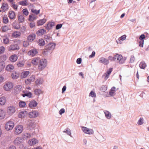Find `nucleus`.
I'll use <instances>...</instances> for the list:
<instances>
[{"mask_svg": "<svg viewBox=\"0 0 149 149\" xmlns=\"http://www.w3.org/2000/svg\"><path fill=\"white\" fill-rule=\"evenodd\" d=\"M23 130L24 127L22 125H17L14 128V132L15 134L18 135L21 133Z\"/></svg>", "mask_w": 149, "mask_h": 149, "instance_id": "f257e3e1", "label": "nucleus"}, {"mask_svg": "<svg viewBox=\"0 0 149 149\" xmlns=\"http://www.w3.org/2000/svg\"><path fill=\"white\" fill-rule=\"evenodd\" d=\"M14 126V122L12 120H10L6 123L5 127L6 130L9 131L12 130Z\"/></svg>", "mask_w": 149, "mask_h": 149, "instance_id": "f03ea898", "label": "nucleus"}, {"mask_svg": "<svg viewBox=\"0 0 149 149\" xmlns=\"http://www.w3.org/2000/svg\"><path fill=\"white\" fill-rule=\"evenodd\" d=\"M38 66V69L41 70L44 69L47 65V61L45 59L40 60Z\"/></svg>", "mask_w": 149, "mask_h": 149, "instance_id": "7ed1b4c3", "label": "nucleus"}, {"mask_svg": "<svg viewBox=\"0 0 149 149\" xmlns=\"http://www.w3.org/2000/svg\"><path fill=\"white\" fill-rule=\"evenodd\" d=\"M13 87V85L11 82H7L4 85L3 88L4 90L6 91H10L11 90Z\"/></svg>", "mask_w": 149, "mask_h": 149, "instance_id": "20e7f679", "label": "nucleus"}, {"mask_svg": "<svg viewBox=\"0 0 149 149\" xmlns=\"http://www.w3.org/2000/svg\"><path fill=\"white\" fill-rule=\"evenodd\" d=\"M15 109L14 107L10 106L7 108L6 111L8 115L11 116L15 112Z\"/></svg>", "mask_w": 149, "mask_h": 149, "instance_id": "39448f33", "label": "nucleus"}, {"mask_svg": "<svg viewBox=\"0 0 149 149\" xmlns=\"http://www.w3.org/2000/svg\"><path fill=\"white\" fill-rule=\"evenodd\" d=\"M115 59H117L118 61L120 64H122L124 63L125 59L121 55L116 54L115 55Z\"/></svg>", "mask_w": 149, "mask_h": 149, "instance_id": "423d86ee", "label": "nucleus"}, {"mask_svg": "<svg viewBox=\"0 0 149 149\" xmlns=\"http://www.w3.org/2000/svg\"><path fill=\"white\" fill-rule=\"evenodd\" d=\"M23 138L22 137H18L16 138L14 141V144L16 145H19L24 141Z\"/></svg>", "mask_w": 149, "mask_h": 149, "instance_id": "0eeeda50", "label": "nucleus"}, {"mask_svg": "<svg viewBox=\"0 0 149 149\" xmlns=\"http://www.w3.org/2000/svg\"><path fill=\"white\" fill-rule=\"evenodd\" d=\"M82 131L86 134H92L93 133V130L91 129H89L88 128L84 127H83L81 128Z\"/></svg>", "mask_w": 149, "mask_h": 149, "instance_id": "6e6552de", "label": "nucleus"}, {"mask_svg": "<svg viewBox=\"0 0 149 149\" xmlns=\"http://www.w3.org/2000/svg\"><path fill=\"white\" fill-rule=\"evenodd\" d=\"M39 115V113L35 111H31L29 113V117L31 118H35L38 116Z\"/></svg>", "mask_w": 149, "mask_h": 149, "instance_id": "1a4fd4ad", "label": "nucleus"}, {"mask_svg": "<svg viewBox=\"0 0 149 149\" xmlns=\"http://www.w3.org/2000/svg\"><path fill=\"white\" fill-rule=\"evenodd\" d=\"M15 43V42H14ZM19 47L17 44H14L10 45L8 47V50L9 51H14L19 50Z\"/></svg>", "mask_w": 149, "mask_h": 149, "instance_id": "9d476101", "label": "nucleus"}, {"mask_svg": "<svg viewBox=\"0 0 149 149\" xmlns=\"http://www.w3.org/2000/svg\"><path fill=\"white\" fill-rule=\"evenodd\" d=\"M98 61L99 62L103 63L105 65H107L109 63L108 59L104 57L100 58Z\"/></svg>", "mask_w": 149, "mask_h": 149, "instance_id": "9b49d317", "label": "nucleus"}, {"mask_svg": "<svg viewBox=\"0 0 149 149\" xmlns=\"http://www.w3.org/2000/svg\"><path fill=\"white\" fill-rule=\"evenodd\" d=\"M38 142L37 139L35 138H33L29 140L28 141V143L30 146H32L37 143Z\"/></svg>", "mask_w": 149, "mask_h": 149, "instance_id": "f8f14e48", "label": "nucleus"}, {"mask_svg": "<svg viewBox=\"0 0 149 149\" xmlns=\"http://www.w3.org/2000/svg\"><path fill=\"white\" fill-rule=\"evenodd\" d=\"M38 53L37 50L36 49H34L30 50L28 53V54L32 57L35 56Z\"/></svg>", "mask_w": 149, "mask_h": 149, "instance_id": "ddd939ff", "label": "nucleus"}, {"mask_svg": "<svg viewBox=\"0 0 149 149\" xmlns=\"http://www.w3.org/2000/svg\"><path fill=\"white\" fill-rule=\"evenodd\" d=\"M35 78V76L32 75L29 78L25 80V83L26 84H29L32 82L34 81Z\"/></svg>", "mask_w": 149, "mask_h": 149, "instance_id": "4468645a", "label": "nucleus"}, {"mask_svg": "<svg viewBox=\"0 0 149 149\" xmlns=\"http://www.w3.org/2000/svg\"><path fill=\"white\" fill-rule=\"evenodd\" d=\"M55 45L53 43H50L45 46L46 49L48 50H53L54 49Z\"/></svg>", "mask_w": 149, "mask_h": 149, "instance_id": "2eb2a0df", "label": "nucleus"}, {"mask_svg": "<svg viewBox=\"0 0 149 149\" xmlns=\"http://www.w3.org/2000/svg\"><path fill=\"white\" fill-rule=\"evenodd\" d=\"M36 35L34 33L30 34L27 37V40L29 42H31L35 39Z\"/></svg>", "mask_w": 149, "mask_h": 149, "instance_id": "dca6fc26", "label": "nucleus"}, {"mask_svg": "<svg viewBox=\"0 0 149 149\" xmlns=\"http://www.w3.org/2000/svg\"><path fill=\"white\" fill-rule=\"evenodd\" d=\"M6 115V113L4 109H0V120L4 119Z\"/></svg>", "mask_w": 149, "mask_h": 149, "instance_id": "f3484780", "label": "nucleus"}, {"mask_svg": "<svg viewBox=\"0 0 149 149\" xmlns=\"http://www.w3.org/2000/svg\"><path fill=\"white\" fill-rule=\"evenodd\" d=\"M18 59V57L16 54H13L9 58V60L11 62H15Z\"/></svg>", "mask_w": 149, "mask_h": 149, "instance_id": "a211bd4d", "label": "nucleus"}, {"mask_svg": "<svg viewBox=\"0 0 149 149\" xmlns=\"http://www.w3.org/2000/svg\"><path fill=\"white\" fill-rule=\"evenodd\" d=\"M27 112L26 111H23L20 112L18 114V117L19 118H23L26 116Z\"/></svg>", "mask_w": 149, "mask_h": 149, "instance_id": "6ab92c4d", "label": "nucleus"}, {"mask_svg": "<svg viewBox=\"0 0 149 149\" xmlns=\"http://www.w3.org/2000/svg\"><path fill=\"white\" fill-rule=\"evenodd\" d=\"M14 69V67L13 65L9 64L6 66V70L7 71L11 72L13 71Z\"/></svg>", "mask_w": 149, "mask_h": 149, "instance_id": "aec40b11", "label": "nucleus"}, {"mask_svg": "<svg viewBox=\"0 0 149 149\" xmlns=\"http://www.w3.org/2000/svg\"><path fill=\"white\" fill-rule=\"evenodd\" d=\"M1 9L3 12L7 11L8 9V6L7 3H3L2 5Z\"/></svg>", "mask_w": 149, "mask_h": 149, "instance_id": "412c9836", "label": "nucleus"}, {"mask_svg": "<svg viewBox=\"0 0 149 149\" xmlns=\"http://www.w3.org/2000/svg\"><path fill=\"white\" fill-rule=\"evenodd\" d=\"M112 68H110L109 70L104 74L103 76L104 77V79L107 80L109 77V75L112 71Z\"/></svg>", "mask_w": 149, "mask_h": 149, "instance_id": "4be33fe9", "label": "nucleus"}, {"mask_svg": "<svg viewBox=\"0 0 149 149\" xmlns=\"http://www.w3.org/2000/svg\"><path fill=\"white\" fill-rule=\"evenodd\" d=\"M55 24L54 22H49L47 23L46 25L45 26L46 29L48 30L51 29L52 27L55 25Z\"/></svg>", "mask_w": 149, "mask_h": 149, "instance_id": "5701e85b", "label": "nucleus"}, {"mask_svg": "<svg viewBox=\"0 0 149 149\" xmlns=\"http://www.w3.org/2000/svg\"><path fill=\"white\" fill-rule=\"evenodd\" d=\"M15 14L13 11H10L8 13V17L10 19H14L15 18Z\"/></svg>", "mask_w": 149, "mask_h": 149, "instance_id": "b1692460", "label": "nucleus"}, {"mask_svg": "<svg viewBox=\"0 0 149 149\" xmlns=\"http://www.w3.org/2000/svg\"><path fill=\"white\" fill-rule=\"evenodd\" d=\"M3 43L5 44H8L9 43V40L6 36H1Z\"/></svg>", "mask_w": 149, "mask_h": 149, "instance_id": "393cba45", "label": "nucleus"}, {"mask_svg": "<svg viewBox=\"0 0 149 149\" xmlns=\"http://www.w3.org/2000/svg\"><path fill=\"white\" fill-rule=\"evenodd\" d=\"M38 104L37 103L35 100L31 101L29 103V107L30 108H33L36 107Z\"/></svg>", "mask_w": 149, "mask_h": 149, "instance_id": "a878e982", "label": "nucleus"}, {"mask_svg": "<svg viewBox=\"0 0 149 149\" xmlns=\"http://www.w3.org/2000/svg\"><path fill=\"white\" fill-rule=\"evenodd\" d=\"M30 72L29 71H24L21 74L20 77L21 79L26 78L29 74Z\"/></svg>", "mask_w": 149, "mask_h": 149, "instance_id": "bb28decb", "label": "nucleus"}, {"mask_svg": "<svg viewBox=\"0 0 149 149\" xmlns=\"http://www.w3.org/2000/svg\"><path fill=\"white\" fill-rule=\"evenodd\" d=\"M47 20L46 19H40L37 21V25L38 26H40L43 25L46 22Z\"/></svg>", "mask_w": 149, "mask_h": 149, "instance_id": "cd10ccee", "label": "nucleus"}, {"mask_svg": "<svg viewBox=\"0 0 149 149\" xmlns=\"http://www.w3.org/2000/svg\"><path fill=\"white\" fill-rule=\"evenodd\" d=\"M40 61V60L39 58H34L32 59L31 61V63L33 65H37Z\"/></svg>", "mask_w": 149, "mask_h": 149, "instance_id": "c85d7f7f", "label": "nucleus"}, {"mask_svg": "<svg viewBox=\"0 0 149 149\" xmlns=\"http://www.w3.org/2000/svg\"><path fill=\"white\" fill-rule=\"evenodd\" d=\"M37 16L34 14H31L29 15L28 18V20L30 22H33L36 19Z\"/></svg>", "mask_w": 149, "mask_h": 149, "instance_id": "c756f323", "label": "nucleus"}, {"mask_svg": "<svg viewBox=\"0 0 149 149\" xmlns=\"http://www.w3.org/2000/svg\"><path fill=\"white\" fill-rule=\"evenodd\" d=\"M19 72H15L12 74L11 77L13 79H15L19 77Z\"/></svg>", "mask_w": 149, "mask_h": 149, "instance_id": "7c9ffc66", "label": "nucleus"}, {"mask_svg": "<svg viewBox=\"0 0 149 149\" xmlns=\"http://www.w3.org/2000/svg\"><path fill=\"white\" fill-rule=\"evenodd\" d=\"M116 88L115 87H113L111 89L109 92V94L111 96H113L115 95L116 91Z\"/></svg>", "mask_w": 149, "mask_h": 149, "instance_id": "2f4dec72", "label": "nucleus"}, {"mask_svg": "<svg viewBox=\"0 0 149 149\" xmlns=\"http://www.w3.org/2000/svg\"><path fill=\"white\" fill-rule=\"evenodd\" d=\"M21 35L20 32L15 31L12 34V36L14 38H17L19 37Z\"/></svg>", "mask_w": 149, "mask_h": 149, "instance_id": "473e14b6", "label": "nucleus"}, {"mask_svg": "<svg viewBox=\"0 0 149 149\" xmlns=\"http://www.w3.org/2000/svg\"><path fill=\"white\" fill-rule=\"evenodd\" d=\"M12 26L14 29H18L20 28L19 24L15 21L13 23Z\"/></svg>", "mask_w": 149, "mask_h": 149, "instance_id": "72a5a7b5", "label": "nucleus"}, {"mask_svg": "<svg viewBox=\"0 0 149 149\" xmlns=\"http://www.w3.org/2000/svg\"><path fill=\"white\" fill-rule=\"evenodd\" d=\"M6 102V98L3 96L0 97V104L1 105H4Z\"/></svg>", "mask_w": 149, "mask_h": 149, "instance_id": "f704fd0d", "label": "nucleus"}, {"mask_svg": "<svg viewBox=\"0 0 149 149\" xmlns=\"http://www.w3.org/2000/svg\"><path fill=\"white\" fill-rule=\"evenodd\" d=\"M28 0H23L19 2V4L22 6H27L28 5Z\"/></svg>", "mask_w": 149, "mask_h": 149, "instance_id": "c9c22d12", "label": "nucleus"}, {"mask_svg": "<svg viewBox=\"0 0 149 149\" xmlns=\"http://www.w3.org/2000/svg\"><path fill=\"white\" fill-rule=\"evenodd\" d=\"M18 20L19 22L22 23L24 21V17L23 15H19L18 16Z\"/></svg>", "mask_w": 149, "mask_h": 149, "instance_id": "e433bc0d", "label": "nucleus"}, {"mask_svg": "<svg viewBox=\"0 0 149 149\" xmlns=\"http://www.w3.org/2000/svg\"><path fill=\"white\" fill-rule=\"evenodd\" d=\"M23 138V139H26L30 138L31 137V134L28 133L27 132H25L22 135Z\"/></svg>", "mask_w": 149, "mask_h": 149, "instance_id": "4c0bfd02", "label": "nucleus"}, {"mask_svg": "<svg viewBox=\"0 0 149 149\" xmlns=\"http://www.w3.org/2000/svg\"><path fill=\"white\" fill-rule=\"evenodd\" d=\"M26 103L25 102L22 101H20L18 104L19 107L20 108H24L26 105Z\"/></svg>", "mask_w": 149, "mask_h": 149, "instance_id": "58836bf2", "label": "nucleus"}, {"mask_svg": "<svg viewBox=\"0 0 149 149\" xmlns=\"http://www.w3.org/2000/svg\"><path fill=\"white\" fill-rule=\"evenodd\" d=\"M9 22V20L7 15H4L3 17V22L5 24H7Z\"/></svg>", "mask_w": 149, "mask_h": 149, "instance_id": "ea45409f", "label": "nucleus"}, {"mask_svg": "<svg viewBox=\"0 0 149 149\" xmlns=\"http://www.w3.org/2000/svg\"><path fill=\"white\" fill-rule=\"evenodd\" d=\"M45 31L44 29H40L37 31L36 34L38 35H41L45 34Z\"/></svg>", "mask_w": 149, "mask_h": 149, "instance_id": "a19ab883", "label": "nucleus"}, {"mask_svg": "<svg viewBox=\"0 0 149 149\" xmlns=\"http://www.w3.org/2000/svg\"><path fill=\"white\" fill-rule=\"evenodd\" d=\"M31 12L32 13L35 14L36 15H38L40 13V10L39 9L38 10L35 9L33 8L31 9Z\"/></svg>", "mask_w": 149, "mask_h": 149, "instance_id": "79ce46f5", "label": "nucleus"}, {"mask_svg": "<svg viewBox=\"0 0 149 149\" xmlns=\"http://www.w3.org/2000/svg\"><path fill=\"white\" fill-rule=\"evenodd\" d=\"M105 116L108 119H110L111 118V114L108 111H104Z\"/></svg>", "mask_w": 149, "mask_h": 149, "instance_id": "37998d69", "label": "nucleus"}, {"mask_svg": "<svg viewBox=\"0 0 149 149\" xmlns=\"http://www.w3.org/2000/svg\"><path fill=\"white\" fill-rule=\"evenodd\" d=\"M146 64L144 61L141 62L139 64V67L142 69H144L146 67Z\"/></svg>", "mask_w": 149, "mask_h": 149, "instance_id": "c03bdc74", "label": "nucleus"}, {"mask_svg": "<svg viewBox=\"0 0 149 149\" xmlns=\"http://www.w3.org/2000/svg\"><path fill=\"white\" fill-rule=\"evenodd\" d=\"M22 86L21 85H18L15 88V90L16 93H18L21 91Z\"/></svg>", "mask_w": 149, "mask_h": 149, "instance_id": "a18cd8bd", "label": "nucleus"}, {"mask_svg": "<svg viewBox=\"0 0 149 149\" xmlns=\"http://www.w3.org/2000/svg\"><path fill=\"white\" fill-rule=\"evenodd\" d=\"M5 67V63L3 61L0 62V72L3 70Z\"/></svg>", "mask_w": 149, "mask_h": 149, "instance_id": "49530a36", "label": "nucleus"}, {"mask_svg": "<svg viewBox=\"0 0 149 149\" xmlns=\"http://www.w3.org/2000/svg\"><path fill=\"white\" fill-rule=\"evenodd\" d=\"M2 31L3 32H6L9 30V27L6 26H4L1 27Z\"/></svg>", "mask_w": 149, "mask_h": 149, "instance_id": "de8ad7c7", "label": "nucleus"}, {"mask_svg": "<svg viewBox=\"0 0 149 149\" xmlns=\"http://www.w3.org/2000/svg\"><path fill=\"white\" fill-rule=\"evenodd\" d=\"M38 43L39 45L40 46H43L45 44V42L44 40L42 39H39L38 42Z\"/></svg>", "mask_w": 149, "mask_h": 149, "instance_id": "09e8293b", "label": "nucleus"}, {"mask_svg": "<svg viewBox=\"0 0 149 149\" xmlns=\"http://www.w3.org/2000/svg\"><path fill=\"white\" fill-rule=\"evenodd\" d=\"M43 80L41 78H39L36 80L35 83L36 84H42L43 82Z\"/></svg>", "mask_w": 149, "mask_h": 149, "instance_id": "8fccbe9b", "label": "nucleus"}, {"mask_svg": "<svg viewBox=\"0 0 149 149\" xmlns=\"http://www.w3.org/2000/svg\"><path fill=\"white\" fill-rule=\"evenodd\" d=\"M34 92L36 95H39L41 93H42V92L40 90L37 89L35 90Z\"/></svg>", "mask_w": 149, "mask_h": 149, "instance_id": "3c124183", "label": "nucleus"}, {"mask_svg": "<svg viewBox=\"0 0 149 149\" xmlns=\"http://www.w3.org/2000/svg\"><path fill=\"white\" fill-rule=\"evenodd\" d=\"M24 93H25V96H26L30 98L32 96V94L30 92H26V91L24 92Z\"/></svg>", "mask_w": 149, "mask_h": 149, "instance_id": "603ef678", "label": "nucleus"}, {"mask_svg": "<svg viewBox=\"0 0 149 149\" xmlns=\"http://www.w3.org/2000/svg\"><path fill=\"white\" fill-rule=\"evenodd\" d=\"M107 89V87L106 85H103L100 88V90L102 92L105 91Z\"/></svg>", "mask_w": 149, "mask_h": 149, "instance_id": "864d4df0", "label": "nucleus"}, {"mask_svg": "<svg viewBox=\"0 0 149 149\" xmlns=\"http://www.w3.org/2000/svg\"><path fill=\"white\" fill-rule=\"evenodd\" d=\"M22 12L26 16H27L29 14V11L26 8H25L22 10Z\"/></svg>", "mask_w": 149, "mask_h": 149, "instance_id": "5fc2aeb1", "label": "nucleus"}, {"mask_svg": "<svg viewBox=\"0 0 149 149\" xmlns=\"http://www.w3.org/2000/svg\"><path fill=\"white\" fill-rule=\"evenodd\" d=\"M5 50V48L3 46L0 47V54H3Z\"/></svg>", "mask_w": 149, "mask_h": 149, "instance_id": "6e6d98bb", "label": "nucleus"}, {"mask_svg": "<svg viewBox=\"0 0 149 149\" xmlns=\"http://www.w3.org/2000/svg\"><path fill=\"white\" fill-rule=\"evenodd\" d=\"M12 7H13V8L15 10H17V9L18 6L16 5L15 3H12L11 4Z\"/></svg>", "mask_w": 149, "mask_h": 149, "instance_id": "4d7b16f0", "label": "nucleus"}, {"mask_svg": "<svg viewBox=\"0 0 149 149\" xmlns=\"http://www.w3.org/2000/svg\"><path fill=\"white\" fill-rule=\"evenodd\" d=\"M17 65L19 67H22L24 66V63L22 61H20L17 63Z\"/></svg>", "mask_w": 149, "mask_h": 149, "instance_id": "13d9d810", "label": "nucleus"}, {"mask_svg": "<svg viewBox=\"0 0 149 149\" xmlns=\"http://www.w3.org/2000/svg\"><path fill=\"white\" fill-rule=\"evenodd\" d=\"M1 60H2L3 61H6L7 58V57L6 55L5 54H3V55H2L1 56Z\"/></svg>", "mask_w": 149, "mask_h": 149, "instance_id": "bf43d9fd", "label": "nucleus"}, {"mask_svg": "<svg viewBox=\"0 0 149 149\" xmlns=\"http://www.w3.org/2000/svg\"><path fill=\"white\" fill-rule=\"evenodd\" d=\"M89 96H91L92 97H96V94L94 92L91 91L89 94Z\"/></svg>", "mask_w": 149, "mask_h": 149, "instance_id": "052dcab7", "label": "nucleus"}, {"mask_svg": "<svg viewBox=\"0 0 149 149\" xmlns=\"http://www.w3.org/2000/svg\"><path fill=\"white\" fill-rule=\"evenodd\" d=\"M29 42L27 41H24L23 42V45L24 47H26L28 46L29 44Z\"/></svg>", "mask_w": 149, "mask_h": 149, "instance_id": "680f3d73", "label": "nucleus"}, {"mask_svg": "<svg viewBox=\"0 0 149 149\" xmlns=\"http://www.w3.org/2000/svg\"><path fill=\"white\" fill-rule=\"evenodd\" d=\"M144 43V40H141L139 42V46L141 47H143Z\"/></svg>", "mask_w": 149, "mask_h": 149, "instance_id": "e2e57ef3", "label": "nucleus"}, {"mask_svg": "<svg viewBox=\"0 0 149 149\" xmlns=\"http://www.w3.org/2000/svg\"><path fill=\"white\" fill-rule=\"evenodd\" d=\"M108 60H110L111 61H114L115 60V55L114 57H113L111 56H109L108 57Z\"/></svg>", "mask_w": 149, "mask_h": 149, "instance_id": "0e129e2a", "label": "nucleus"}, {"mask_svg": "<svg viewBox=\"0 0 149 149\" xmlns=\"http://www.w3.org/2000/svg\"><path fill=\"white\" fill-rule=\"evenodd\" d=\"M4 81V77L2 75H0V84L3 83Z\"/></svg>", "mask_w": 149, "mask_h": 149, "instance_id": "69168bd1", "label": "nucleus"}, {"mask_svg": "<svg viewBox=\"0 0 149 149\" xmlns=\"http://www.w3.org/2000/svg\"><path fill=\"white\" fill-rule=\"evenodd\" d=\"M29 26L31 28H33L35 26V24L34 22H32L29 24Z\"/></svg>", "mask_w": 149, "mask_h": 149, "instance_id": "338daca9", "label": "nucleus"}, {"mask_svg": "<svg viewBox=\"0 0 149 149\" xmlns=\"http://www.w3.org/2000/svg\"><path fill=\"white\" fill-rule=\"evenodd\" d=\"M143 119L141 118L138 121V123L139 125H141L143 124Z\"/></svg>", "mask_w": 149, "mask_h": 149, "instance_id": "774afa93", "label": "nucleus"}]
</instances>
